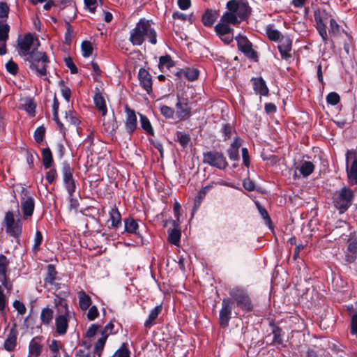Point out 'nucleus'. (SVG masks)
Segmentation results:
<instances>
[{
	"label": "nucleus",
	"mask_w": 357,
	"mask_h": 357,
	"mask_svg": "<svg viewBox=\"0 0 357 357\" xmlns=\"http://www.w3.org/2000/svg\"><path fill=\"white\" fill-rule=\"evenodd\" d=\"M82 56L84 57H89L92 54L93 52V47L91 43L89 41H84L81 45Z\"/></svg>",
	"instance_id": "nucleus-44"
},
{
	"label": "nucleus",
	"mask_w": 357,
	"mask_h": 357,
	"mask_svg": "<svg viewBox=\"0 0 357 357\" xmlns=\"http://www.w3.org/2000/svg\"><path fill=\"white\" fill-rule=\"evenodd\" d=\"M24 60L28 62L29 68L35 71L38 76L46 75V67L49 60L45 52L33 49L24 58Z\"/></svg>",
	"instance_id": "nucleus-3"
},
{
	"label": "nucleus",
	"mask_w": 357,
	"mask_h": 357,
	"mask_svg": "<svg viewBox=\"0 0 357 357\" xmlns=\"http://www.w3.org/2000/svg\"><path fill=\"white\" fill-rule=\"evenodd\" d=\"M54 303L55 307L57 308V311L60 314H66V315H70V312L68 308V302L66 298L62 297L61 295H56L54 298Z\"/></svg>",
	"instance_id": "nucleus-21"
},
{
	"label": "nucleus",
	"mask_w": 357,
	"mask_h": 357,
	"mask_svg": "<svg viewBox=\"0 0 357 357\" xmlns=\"http://www.w3.org/2000/svg\"><path fill=\"white\" fill-rule=\"evenodd\" d=\"M9 12V7L5 2L0 3V17L3 18L8 16Z\"/></svg>",
	"instance_id": "nucleus-63"
},
{
	"label": "nucleus",
	"mask_w": 357,
	"mask_h": 357,
	"mask_svg": "<svg viewBox=\"0 0 357 357\" xmlns=\"http://www.w3.org/2000/svg\"><path fill=\"white\" fill-rule=\"evenodd\" d=\"M10 26L7 24H0V55L6 53V42L8 38Z\"/></svg>",
	"instance_id": "nucleus-18"
},
{
	"label": "nucleus",
	"mask_w": 357,
	"mask_h": 357,
	"mask_svg": "<svg viewBox=\"0 0 357 357\" xmlns=\"http://www.w3.org/2000/svg\"><path fill=\"white\" fill-rule=\"evenodd\" d=\"M24 110L30 115L35 114L36 104L31 100H26L23 105Z\"/></svg>",
	"instance_id": "nucleus-47"
},
{
	"label": "nucleus",
	"mask_w": 357,
	"mask_h": 357,
	"mask_svg": "<svg viewBox=\"0 0 357 357\" xmlns=\"http://www.w3.org/2000/svg\"><path fill=\"white\" fill-rule=\"evenodd\" d=\"M6 68L7 70L13 75L16 74L18 70L17 65L12 60L9 61L6 64Z\"/></svg>",
	"instance_id": "nucleus-62"
},
{
	"label": "nucleus",
	"mask_w": 357,
	"mask_h": 357,
	"mask_svg": "<svg viewBox=\"0 0 357 357\" xmlns=\"http://www.w3.org/2000/svg\"><path fill=\"white\" fill-rule=\"evenodd\" d=\"M314 169V166L313 163L310 161H303L299 167L300 173L303 177L308 176L313 172Z\"/></svg>",
	"instance_id": "nucleus-34"
},
{
	"label": "nucleus",
	"mask_w": 357,
	"mask_h": 357,
	"mask_svg": "<svg viewBox=\"0 0 357 357\" xmlns=\"http://www.w3.org/2000/svg\"><path fill=\"white\" fill-rule=\"evenodd\" d=\"M139 117L141 127L146 131L147 134L153 135L154 131L149 119L146 116L141 114H139Z\"/></svg>",
	"instance_id": "nucleus-36"
},
{
	"label": "nucleus",
	"mask_w": 357,
	"mask_h": 357,
	"mask_svg": "<svg viewBox=\"0 0 357 357\" xmlns=\"http://www.w3.org/2000/svg\"><path fill=\"white\" fill-rule=\"evenodd\" d=\"M79 307L82 311H86L92 303L91 297L83 290L77 292Z\"/></svg>",
	"instance_id": "nucleus-23"
},
{
	"label": "nucleus",
	"mask_w": 357,
	"mask_h": 357,
	"mask_svg": "<svg viewBox=\"0 0 357 357\" xmlns=\"http://www.w3.org/2000/svg\"><path fill=\"white\" fill-rule=\"evenodd\" d=\"M328 14L325 10H319L315 11L314 13V19L315 22L317 24V20L319 19L322 23H325L324 22L328 20Z\"/></svg>",
	"instance_id": "nucleus-50"
},
{
	"label": "nucleus",
	"mask_w": 357,
	"mask_h": 357,
	"mask_svg": "<svg viewBox=\"0 0 357 357\" xmlns=\"http://www.w3.org/2000/svg\"><path fill=\"white\" fill-rule=\"evenodd\" d=\"M329 33H333L334 35H337L340 33V26L336 22V21L333 18L330 20Z\"/></svg>",
	"instance_id": "nucleus-61"
},
{
	"label": "nucleus",
	"mask_w": 357,
	"mask_h": 357,
	"mask_svg": "<svg viewBox=\"0 0 357 357\" xmlns=\"http://www.w3.org/2000/svg\"><path fill=\"white\" fill-rule=\"evenodd\" d=\"M99 315V312L96 306L93 305L90 306L89 308V311L87 313V319L89 321H93L96 319Z\"/></svg>",
	"instance_id": "nucleus-54"
},
{
	"label": "nucleus",
	"mask_w": 357,
	"mask_h": 357,
	"mask_svg": "<svg viewBox=\"0 0 357 357\" xmlns=\"http://www.w3.org/2000/svg\"><path fill=\"white\" fill-rule=\"evenodd\" d=\"M17 46L19 54L24 58L32 50L38 48L39 41L36 38H34L31 34L29 33L24 37L18 38Z\"/></svg>",
	"instance_id": "nucleus-7"
},
{
	"label": "nucleus",
	"mask_w": 357,
	"mask_h": 357,
	"mask_svg": "<svg viewBox=\"0 0 357 357\" xmlns=\"http://www.w3.org/2000/svg\"><path fill=\"white\" fill-rule=\"evenodd\" d=\"M202 161L204 163L219 169H225L228 166L226 158L223 153L215 151L204 152Z\"/></svg>",
	"instance_id": "nucleus-6"
},
{
	"label": "nucleus",
	"mask_w": 357,
	"mask_h": 357,
	"mask_svg": "<svg viewBox=\"0 0 357 357\" xmlns=\"http://www.w3.org/2000/svg\"><path fill=\"white\" fill-rule=\"evenodd\" d=\"M181 236V229L176 227L168 231V241L174 245H178Z\"/></svg>",
	"instance_id": "nucleus-31"
},
{
	"label": "nucleus",
	"mask_w": 357,
	"mask_h": 357,
	"mask_svg": "<svg viewBox=\"0 0 357 357\" xmlns=\"http://www.w3.org/2000/svg\"><path fill=\"white\" fill-rule=\"evenodd\" d=\"M176 137L178 142L182 146H185L189 143L190 137L187 134H185L182 132H178L176 134Z\"/></svg>",
	"instance_id": "nucleus-51"
},
{
	"label": "nucleus",
	"mask_w": 357,
	"mask_h": 357,
	"mask_svg": "<svg viewBox=\"0 0 357 357\" xmlns=\"http://www.w3.org/2000/svg\"><path fill=\"white\" fill-rule=\"evenodd\" d=\"M47 275L45 279L46 283L52 284L56 279V271L53 265H48L47 266Z\"/></svg>",
	"instance_id": "nucleus-42"
},
{
	"label": "nucleus",
	"mask_w": 357,
	"mask_h": 357,
	"mask_svg": "<svg viewBox=\"0 0 357 357\" xmlns=\"http://www.w3.org/2000/svg\"><path fill=\"white\" fill-rule=\"evenodd\" d=\"M346 172L350 183L357 185V156L354 150L346 153Z\"/></svg>",
	"instance_id": "nucleus-8"
},
{
	"label": "nucleus",
	"mask_w": 357,
	"mask_h": 357,
	"mask_svg": "<svg viewBox=\"0 0 357 357\" xmlns=\"http://www.w3.org/2000/svg\"><path fill=\"white\" fill-rule=\"evenodd\" d=\"M43 241V236L40 231H36L35 238H34V244L33 246V250L34 252H37L38 250V248L41 244Z\"/></svg>",
	"instance_id": "nucleus-58"
},
{
	"label": "nucleus",
	"mask_w": 357,
	"mask_h": 357,
	"mask_svg": "<svg viewBox=\"0 0 357 357\" xmlns=\"http://www.w3.org/2000/svg\"><path fill=\"white\" fill-rule=\"evenodd\" d=\"M74 169L67 162H63L62 166L63 181L73 180Z\"/></svg>",
	"instance_id": "nucleus-39"
},
{
	"label": "nucleus",
	"mask_w": 357,
	"mask_h": 357,
	"mask_svg": "<svg viewBox=\"0 0 357 357\" xmlns=\"http://www.w3.org/2000/svg\"><path fill=\"white\" fill-rule=\"evenodd\" d=\"M9 260L3 255H0V283L3 289L10 291L13 288V283L8 277Z\"/></svg>",
	"instance_id": "nucleus-10"
},
{
	"label": "nucleus",
	"mask_w": 357,
	"mask_h": 357,
	"mask_svg": "<svg viewBox=\"0 0 357 357\" xmlns=\"http://www.w3.org/2000/svg\"><path fill=\"white\" fill-rule=\"evenodd\" d=\"M241 146V143L238 139H235L234 142L231 143L230 147L227 150V154L231 160H238L239 159V153L238 149Z\"/></svg>",
	"instance_id": "nucleus-25"
},
{
	"label": "nucleus",
	"mask_w": 357,
	"mask_h": 357,
	"mask_svg": "<svg viewBox=\"0 0 357 357\" xmlns=\"http://www.w3.org/2000/svg\"><path fill=\"white\" fill-rule=\"evenodd\" d=\"M138 79L142 88L150 94L152 91V77L149 73L144 68H140Z\"/></svg>",
	"instance_id": "nucleus-15"
},
{
	"label": "nucleus",
	"mask_w": 357,
	"mask_h": 357,
	"mask_svg": "<svg viewBox=\"0 0 357 357\" xmlns=\"http://www.w3.org/2000/svg\"><path fill=\"white\" fill-rule=\"evenodd\" d=\"M256 205L258 208L259 213H260L261 216L263 218L266 223H271V218H269L266 210L263 206H261L259 203H256Z\"/></svg>",
	"instance_id": "nucleus-59"
},
{
	"label": "nucleus",
	"mask_w": 357,
	"mask_h": 357,
	"mask_svg": "<svg viewBox=\"0 0 357 357\" xmlns=\"http://www.w3.org/2000/svg\"><path fill=\"white\" fill-rule=\"evenodd\" d=\"M199 75V71L195 68H186L184 70V77L189 81L195 80Z\"/></svg>",
	"instance_id": "nucleus-45"
},
{
	"label": "nucleus",
	"mask_w": 357,
	"mask_h": 357,
	"mask_svg": "<svg viewBox=\"0 0 357 357\" xmlns=\"http://www.w3.org/2000/svg\"><path fill=\"white\" fill-rule=\"evenodd\" d=\"M233 303L230 298H224L222 301V307L219 313V323L222 328H225L229 326L231 319Z\"/></svg>",
	"instance_id": "nucleus-9"
},
{
	"label": "nucleus",
	"mask_w": 357,
	"mask_h": 357,
	"mask_svg": "<svg viewBox=\"0 0 357 357\" xmlns=\"http://www.w3.org/2000/svg\"><path fill=\"white\" fill-rule=\"evenodd\" d=\"M6 231L13 237H18L22 232L21 225H6Z\"/></svg>",
	"instance_id": "nucleus-40"
},
{
	"label": "nucleus",
	"mask_w": 357,
	"mask_h": 357,
	"mask_svg": "<svg viewBox=\"0 0 357 357\" xmlns=\"http://www.w3.org/2000/svg\"><path fill=\"white\" fill-rule=\"evenodd\" d=\"M252 83L253 89L257 93L261 96H266L268 93V89L261 77L252 78Z\"/></svg>",
	"instance_id": "nucleus-22"
},
{
	"label": "nucleus",
	"mask_w": 357,
	"mask_h": 357,
	"mask_svg": "<svg viewBox=\"0 0 357 357\" xmlns=\"http://www.w3.org/2000/svg\"><path fill=\"white\" fill-rule=\"evenodd\" d=\"M35 207L34 199L33 197L27 196L22 197L21 201V208L22 210V220L28 221L32 215Z\"/></svg>",
	"instance_id": "nucleus-14"
},
{
	"label": "nucleus",
	"mask_w": 357,
	"mask_h": 357,
	"mask_svg": "<svg viewBox=\"0 0 357 357\" xmlns=\"http://www.w3.org/2000/svg\"><path fill=\"white\" fill-rule=\"evenodd\" d=\"M13 307L18 312L19 314H20L21 315H23L26 313V307L24 305V304L18 301V300H15L14 302H13Z\"/></svg>",
	"instance_id": "nucleus-56"
},
{
	"label": "nucleus",
	"mask_w": 357,
	"mask_h": 357,
	"mask_svg": "<svg viewBox=\"0 0 357 357\" xmlns=\"http://www.w3.org/2000/svg\"><path fill=\"white\" fill-rule=\"evenodd\" d=\"M227 8L222 20L233 25H238L246 20L251 11L248 3L244 0H230L227 3Z\"/></svg>",
	"instance_id": "nucleus-2"
},
{
	"label": "nucleus",
	"mask_w": 357,
	"mask_h": 357,
	"mask_svg": "<svg viewBox=\"0 0 357 357\" xmlns=\"http://www.w3.org/2000/svg\"><path fill=\"white\" fill-rule=\"evenodd\" d=\"M63 183L68 194H73L76 188L74 179L63 181Z\"/></svg>",
	"instance_id": "nucleus-60"
},
{
	"label": "nucleus",
	"mask_w": 357,
	"mask_h": 357,
	"mask_svg": "<svg viewBox=\"0 0 357 357\" xmlns=\"http://www.w3.org/2000/svg\"><path fill=\"white\" fill-rule=\"evenodd\" d=\"M317 29L323 40L326 42L328 40V35L326 29V25L325 23H322L319 19L317 20Z\"/></svg>",
	"instance_id": "nucleus-46"
},
{
	"label": "nucleus",
	"mask_w": 357,
	"mask_h": 357,
	"mask_svg": "<svg viewBox=\"0 0 357 357\" xmlns=\"http://www.w3.org/2000/svg\"><path fill=\"white\" fill-rule=\"evenodd\" d=\"M103 128L104 130L110 135H112L116 128H118L117 123L116 121V119L114 115L112 117L106 119L105 117L103 119Z\"/></svg>",
	"instance_id": "nucleus-28"
},
{
	"label": "nucleus",
	"mask_w": 357,
	"mask_h": 357,
	"mask_svg": "<svg viewBox=\"0 0 357 357\" xmlns=\"http://www.w3.org/2000/svg\"><path fill=\"white\" fill-rule=\"evenodd\" d=\"M43 165L45 169L52 166L53 162L52 155L50 149H45L42 152Z\"/></svg>",
	"instance_id": "nucleus-38"
},
{
	"label": "nucleus",
	"mask_w": 357,
	"mask_h": 357,
	"mask_svg": "<svg viewBox=\"0 0 357 357\" xmlns=\"http://www.w3.org/2000/svg\"><path fill=\"white\" fill-rule=\"evenodd\" d=\"M4 221L5 223H19L23 221L18 206L15 211H8L6 213Z\"/></svg>",
	"instance_id": "nucleus-29"
},
{
	"label": "nucleus",
	"mask_w": 357,
	"mask_h": 357,
	"mask_svg": "<svg viewBox=\"0 0 357 357\" xmlns=\"http://www.w3.org/2000/svg\"><path fill=\"white\" fill-rule=\"evenodd\" d=\"M45 129L43 126L38 127L34 132V139L38 143H40L43 140Z\"/></svg>",
	"instance_id": "nucleus-52"
},
{
	"label": "nucleus",
	"mask_w": 357,
	"mask_h": 357,
	"mask_svg": "<svg viewBox=\"0 0 357 357\" xmlns=\"http://www.w3.org/2000/svg\"><path fill=\"white\" fill-rule=\"evenodd\" d=\"M236 40L238 50L247 57L250 59H255L257 57L256 52L252 48V43L246 37L239 35L236 38Z\"/></svg>",
	"instance_id": "nucleus-13"
},
{
	"label": "nucleus",
	"mask_w": 357,
	"mask_h": 357,
	"mask_svg": "<svg viewBox=\"0 0 357 357\" xmlns=\"http://www.w3.org/2000/svg\"><path fill=\"white\" fill-rule=\"evenodd\" d=\"M43 351V344H41V338L40 337H33L29 344V356L38 357Z\"/></svg>",
	"instance_id": "nucleus-19"
},
{
	"label": "nucleus",
	"mask_w": 357,
	"mask_h": 357,
	"mask_svg": "<svg viewBox=\"0 0 357 357\" xmlns=\"http://www.w3.org/2000/svg\"><path fill=\"white\" fill-rule=\"evenodd\" d=\"M351 333L357 336V311L351 314Z\"/></svg>",
	"instance_id": "nucleus-55"
},
{
	"label": "nucleus",
	"mask_w": 357,
	"mask_h": 357,
	"mask_svg": "<svg viewBox=\"0 0 357 357\" xmlns=\"http://www.w3.org/2000/svg\"><path fill=\"white\" fill-rule=\"evenodd\" d=\"M61 348L60 342L53 340L50 344V349L52 353V357H61L59 349Z\"/></svg>",
	"instance_id": "nucleus-43"
},
{
	"label": "nucleus",
	"mask_w": 357,
	"mask_h": 357,
	"mask_svg": "<svg viewBox=\"0 0 357 357\" xmlns=\"http://www.w3.org/2000/svg\"><path fill=\"white\" fill-rule=\"evenodd\" d=\"M340 100V96L335 92H331L326 96L327 102L331 105H336Z\"/></svg>",
	"instance_id": "nucleus-49"
},
{
	"label": "nucleus",
	"mask_w": 357,
	"mask_h": 357,
	"mask_svg": "<svg viewBox=\"0 0 357 357\" xmlns=\"http://www.w3.org/2000/svg\"><path fill=\"white\" fill-rule=\"evenodd\" d=\"M93 102L96 107L102 113V116H105L107 112L106 103L103 96L100 92L95 94L93 97Z\"/></svg>",
	"instance_id": "nucleus-26"
},
{
	"label": "nucleus",
	"mask_w": 357,
	"mask_h": 357,
	"mask_svg": "<svg viewBox=\"0 0 357 357\" xmlns=\"http://www.w3.org/2000/svg\"><path fill=\"white\" fill-rule=\"evenodd\" d=\"M121 216L116 207H114L109 211V218L107 222L111 223H121Z\"/></svg>",
	"instance_id": "nucleus-41"
},
{
	"label": "nucleus",
	"mask_w": 357,
	"mask_h": 357,
	"mask_svg": "<svg viewBox=\"0 0 357 357\" xmlns=\"http://www.w3.org/2000/svg\"><path fill=\"white\" fill-rule=\"evenodd\" d=\"M54 317V311L49 307H45L41 310L40 319L43 324L48 326Z\"/></svg>",
	"instance_id": "nucleus-33"
},
{
	"label": "nucleus",
	"mask_w": 357,
	"mask_h": 357,
	"mask_svg": "<svg viewBox=\"0 0 357 357\" xmlns=\"http://www.w3.org/2000/svg\"><path fill=\"white\" fill-rule=\"evenodd\" d=\"M162 310V305H159L153 308L149 314L148 319L144 322V326L150 328L155 323L158 315L161 313Z\"/></svg>",
	"instance_id": "nucleus-24"
},
{
	"label": "nucleus",
	"mask_w": 357,
	"mask_h": 357,
	"mask_svg": "<svg viewBox=\"0 0 357 357\" xmlns=\"http://www.w3.org/2000/svg\"><path fill=\"white\" fill-rule=\"evenodd\" d=\"M357 259V234L354 232L350 234L348 239V245L345 251V260L351 264Z\"/></svg>",
	"instance_id": "nucleus-11"
},
{
	"label": "nucleus",
	"mask_w": 357,
	"mask_h": 357,
	"mask_svg": "<svg viewBox=\"0 0 357 357\" xmlns=\"http://www.w3.org/2000/svg\"><path fill=\"white\" fill-rule=\"evenodd\" d=\"M222 132L225 137V140L231 137L234 132L232 127L229 124H224L222 128Z\"/></svg>",
	"instance_id": "nucleus-57"
},
{
	"label": "nucleus",
	"mask_w": 357,
	"mask_h": 357,
	"mask_svg": "<svg viewBox=\"0 0 357 357\" xmlns=\"http://www.w3.org/2000/svg\"><path fill=\"white\" fill-rule=\"evenodd\" d=\"M273 342L279 344H282V331L278 327H274L273 329Z\"/></svg>",
	"instance_id": "nucleus-53"
},
{
	"label": "nucleus",
	"mask_w": 357,
	"mask_h": 357,
	"mask_svg": "<svg viewBox=\"0 0 357 357\" xmlns=\"http://www.w3.org/2000/svg\"><path fill=\"white\" fill-rule=\"evenodd\" d=\"M266 33L268 38L273 41H278L280 39V38H283L280 32L277 29H273V27L271 25L266 26Z\"/></svg>",
	"instance_id": "nucleus-37"
},
{
	"label": "nucleus",
	"mask_w": 357,
	"mask_h": 357,
	"mask_svg": "<svg viewBox=\"0 0 357 357\" xmlns=\"http://www.w3.org/2000/svg\"><path fill=\"white\" fill-rule=\"evenodd\" d=\"M152 21L142 18L130 31L129 41L134 46H140L147 40L151 44H157V33Z\"/></svg>",
	"instance_id": "nucleus-1"
},
{
	"label": "nucleus",
	"mask_w": 357,
	"mask_h": 357,
	"mask_svg": "<svg viewBox=\"0 0 357 357\" xmlns=\"http://www.w3.org/2000/svg\"><path fill=\"white\" fill-rule=\"evenodd\" d=\"M291 40L289 38H282L280 44L278 45V50L282 59H288L291 57L289 53L291 50Z\"/></svg>",
	"instance_id": "nucleus-20"
},
{
	"label": "nucleus",
	"mask_w": 357,
	"mask_h": 357,
	"mask_svg": "<svg viewBox=\"0 0 357 357\" xmlns=\"http://www.w3.org/2000/svg\"><path fill=\"white\" fill-rule=\"evenodd\" d=\"M57 176V173L55 169H50L46 174V179L50 183H52L54 181Z\"/></svg>",
	"instance_id": "nucleus-64"
},
{
	"label": "nucleus",
	"mask_w": 357,
	"mask_h": 357,
	"mask_svg": "<svg viewBox=\"0 0 357 357\" xmlns=\"http://www.w3.org/2000/svg\"><path fill=\"white\" fill-rule=\"evenodd\" d=\"M229 24H231L228 22H225L222 19L220 20V22H219L215 26V31L218 36H221L222 34H227L230 32H233V29H231Z\"/></svg>",
	"instance_id": "nucleus-32"
},
{
	"label": "nucleus",
	"mask_w": 357,
	"mask_h": 357,
	"mask_svg": "<svg viewBox=\"0 0 357 357\" xmlns=\"http://www.w3.org/2000/svg\"><path fill=\"white\" fill-rule=\"evenodd\" d=\"M175 115L179 121H184L188 119L191 114V108L188 105V101L185 98L178 97V102L176 105Z\"/></svg>",
	"instance_id": "nucleus-12"
},
{
	"label": "nucleus",
	"mask_w": 357,
	"mask_h": 357,
	"mask_svg": "<svg viewBox=\"0 0 357 357\" xmlns=\"http://www.w3.org/2000/svg\"><path fill=\"white\" fill-rule=\"evenodd\" d=\"M354 197V195L352 190L347 187H343L333 193V205L339 211L340 213H343L351 206Z\"/></svg>",
	"instance_id": "nucleus-5"
},
{
	"label": "nucleus",
	"mask_w": 357,
	"mask_h": 357,
	"mask_svg": "<svg viewBox=\"0 0 357 357\" xmlns=\"http://www.w3.org/2000/svg\"><path fill=\"white\" fill-rule=\"evenodd\" d=\"M217 16V11L207 10L202 16V22L205 26H211L214 24Z\"/></svg>",
	"instance_id": "nucleus-30"
},
{
	"label": "nucleus",
	"mask_w": 357,
	"mask_h": 357,
	"mask_svg": "<svg viewBox=\"0 0 357 357\" xmlns=\"http://www.w3.org/2000/svg\"><path fill=\"white\" fill-rule=\"evenodd\" d=\"M230 298L236 306L245 312H251L253 305L248 290L241 286H235L229 291Z\"/></svg>",
	"instance_id": "nucleus-4"
},
{
	"label": "nucleus",
	"mask_w": 357,
	"mask_h": 357,
	"mask_svg": "<svg viewBox=\"0 0 357 357\" xmlns=\"http://www.w3.org/2000/svg\"><path fill=\"white\" fill-rule=\"evenodd\" d=\"M126 112L127 114L126 120L125 122L126 129L127 132L131 133L134 132L137 128V116L135 112L129 108H126Z\"/></svg>",
	"instance_id": "nucleus-17"
},
{
	"label": "nucleus",
	"mask_w": 357,
	"mask_h": 357,
	"mask_svg": "<svg viewBox=\"0 0 357 357\" xmlns=\"http://www.w3.org/2000/svg\"><path fill=\"white\" fill-rule=\"evenodd\" d=\"M70 315L66 314H60L55 318L56 331L59 335L66 333L68 328V317Z\"/></svg>",
	"instance_id": "nucleus-16"
},
{
	"label": "nucleus",
	"mask_w": 357,
	"mask_h": 357,
	"mask_svg": "<svg viewBox=\"0 0 357 357\" xmlns=\"http://www.w3.org/2000/svg\"><path fill=\"white\" fill-rule=\"evenodd\" d=\"M160 112L167 119H173L175 114V111L167 105L160 107Z\"/></svg>",
	"instance_id": "nucleus-48"
},
{
	"label": "nucleus",
	"mask_w": 357,
	"mask_h": 357,
	"mask_svg": "<svg viewBox=\"0 0 357 357\" xmlns=\"http://www.w3.org/2000/svg\"><path fill=\"white\" fill-rule=\"evenodd\" d=\"M16 344L17 333L14 330H11L4 342V349L8 351H11L15 348Z\"/></svg>",
	"instance_id": "nucleus-27"
},
{
	"label": "nucleus",
	"mask_w": 357,
	"mask_h": 357,
	"mask_svg": "<svg viewBox=\"0 0 357 357\" xmlns=\"http://www.w3.org/2000/svg\"><path fill=\"white\" fill-rule=\"evenodd\" d=\"M174 66V61L169 55L162 56L159 59V68L163 71L165 69H170Z\"/></svg>",
	"instance_id": "nucleus-35"
}]
</instances>
